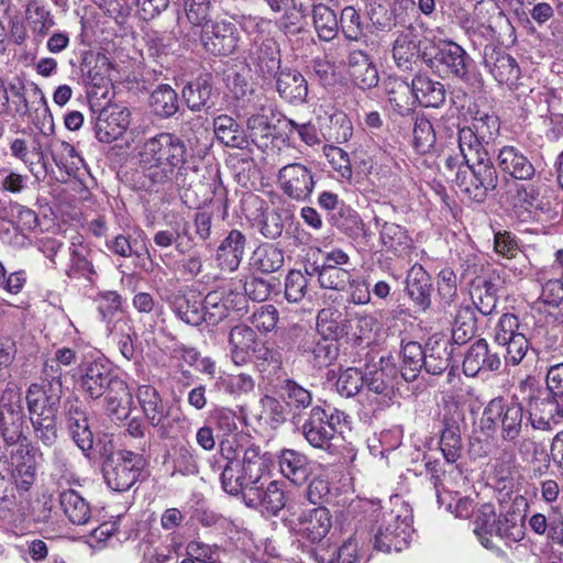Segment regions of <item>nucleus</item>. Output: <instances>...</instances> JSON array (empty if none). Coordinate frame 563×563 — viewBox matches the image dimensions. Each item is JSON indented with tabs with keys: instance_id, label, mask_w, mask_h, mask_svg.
Instances as JSON below:
<instances>
[{
	"instance_id": "obj_1",
	"label": "nucleus",
	"mask_w": 563,
	"mask_h": 563,
	"mask_svg": "<svg viewBox=\"0 0 563 563\" xmlns=\"http://www.w3.org/2000/svg\"><path fill=\"white\" fill-rule=\"evenodd\" d=\"M221 456L225 465L220 475L222 489L232 496H241L249 508L267 516H277L286 506L283 485L272 481L264 487L262 479L268 470V459L257 445L222 443Z\"/></svg>"
},
{
	"instance_id": "obj_2",
	"label": "nucleus",
	"mask_w": 563,
	"mask_h": 563,
	"mask_svg": "<svg viewBox=\"0 0 563 563\" xmlns=\"http://www.w3.org/2000/svg\"><path fill=\"white\" fill-rule=\"evenodd\" d=\"M185 141L168 132L146 140L139 151V166L144 177L155 186L190 188L198 167Z\"/></svg>"
},
{
	"instance_id": "obj_3",
	"label": "nucleus",
	"mask_w": 563,
	"mask_h": 563,
	"mask_svg": "<svg viewBox=\"0 0 563 563\" xmlns=\"http://www.w3.org/2000/svg\"><path fill=\"white\" fill-rule=\"evenodd\" d=\"M24 412L20 388L9 383L0 396V434L9 452L13 467L12 477L16 487L27 492L36 479V465L33 448L23 434Z\"/></svg>"
},
{
	"instance_id": "obj_4",
	"label": "nucleus",
	"mask_w": 563,
	"mask_h": 563,
	"mask_svg": "<svg viewBox=\"0 0 563 563\" xmlns=\"http://www.w3.org/2000/svg\"><path fill=\"white\" fill-rule=\"evenodd\" d=\"M547 397L529 389L526 398L528 421L537 430L549 431L563 421V363L552 365L547 373Z\"/></svg>"
},
{
	"instance_id": "obj_5",
	"label": "nucleus",
	"mask_w": 563,
	"mask_h": 563,
	"mask_svg": "<svg viewBox=\"0 0 563 563\" xmlns=\"http://www.w3.org/2000/svg\"><path fill=\"white\" fill-rule=\"evenodd\" d=\"M465 161L455 173L454 184L466 198L483 202L488 192L498 185V172L492 162L488 151H460Z\"/></svg>"
},
{
	"instance_id": "obj_6",
	"label": "nucleus",
	"mask_w": 563,
	"mask_h": 563,
	"mask_svg": "<svg viewBox=\"0 0 563 563\" xmlns=\"http://www.w3.org/2000/svg\"><path fill=\"white\" fill-rule=\"evenodd\" d=\"M465 161L455 173L454 184L466 198L483 202L488 192L498 185V172L492 162L488 151H460Z\"/></svg>"
},
{
	"instance_id": "obj_7",
	"label": "nucleus",
	"mask_w": 563,
	"mask_h": 563,
	"mask_svg": "<svg viewBox=\"0 0 563 563\" xmlns=\"http://www.w3.org/2000/svg\"><path fill=\"white\" fill-rule=\"evenodd\" d=\"M347 418L344 411L336 408L313 406L300 427L301 434L312 448L334 454L342 439V424Z\"/></svg>"
},
{
	"instance_id": "obj_8",
	"label": "nucleus",
	"mask_w": 563,
	"mask_h": 563,
	"mask_svg": "<svg viewBox=\"0 0 563 563\" xmlns=\"http://www.w3.org/2000/svg\"><path fill=\"white\" fill-rule=\"evenodd\" d=\"M62 394L56 387L47 390L40 384H31L26 390V405L36 438L52 446L57 440L56 418Z\"/></svg>"
},
{
	"instance_id": "obj_9",
	"label": "nucleus",
	"mask_w": 563,
	"mask_h": 563,
	"mask_svg": "<svg viewBox=\"0 0 563 563\" xmlns=\"http://www.w3.org/2000/svg\"><path fill=\"white\" fill-rule=\"evenodd\" d=\"M264 20L247 16L243 18V31L252 35L247 49L246 62L251 70L263 79H273L280 69V49L278 43L269 36L263 35L260 30Z\"/></svg>"
},
{
	"instance_id": "obj_10",
	"label": "nucleus",
	"mask_w": 563,
	"mask_h": 563,
	"mask_svg": "<svg viewBox=\"0 0 563 563\" xmlns=\"http://www.w3.org/2000/svg\"><path fill=\"white\" fill-rule=\"evenodd\" d=\"M412 522V509L401 501L399 509H393L383 515L374 534V548L386 553L402 551L411 540Z\"/></svg>"
},
{
	"instance_id": "obj_11",
	"label": "nucleus",
	"mask_w": 563,
	"mask_h": 563,
	"mask_svg": "<svg viewBox=\"0 0 563 563\" xmlns=\"http://www.w3.org/2000/svg\"><path fill=\"white\" fill-rule=\"evenodd\" d=\"M525 409L518 401L509 404L500 397L492 399L483 411L482 423L485 428L495 429L500 426V437L504 441L517 440L527 423L523 422Z\"/></svg>"
},
{
	"instance_id": "obj_12",
	"label": "nucleus",
	"mask_w": 563,
	"mask_h": 563,
	"mask_svg": "<svg viewBox=\"0 0 563 563\" xmlns=\"http://www.w3.org/2000/svg\"><path fill=\"white\" fill-rule=\"evenodd\" d=\"M145 464L142 453L119 450L103 464L104 482L114 492H126L137 482Z\"/></svg>"
},
{
	"instance_id": "obj_13",
	"label": "nucleus",
	"mask_w": 563,
	"mask_h": 563,
	"mask_svg": "<svg viewBox=\"0 0 563 563\" xmlns=\"http://www.w3.org/2000/svg\"><path fill=\"white\" fill-rule=\"evenodd\" d=\"M499 119L487 111L476 110L471 123L459 129L460 151H487L486 146L499 133Z\"/></svg>"
},
{
	"instance_id": "obj_14",
	"label": "nucleus",
	"mask_w": 563,
	"mask_h": 563,
	"mask_svg": "<svg viewBox=\"0 0 563 563\" xmlns=\"http://www.w3.org/2000/svg\"><path fill=\"white\" fill-rule=\"evenodd\" d=\"M10 97H9V114H5L4 117H19V118H25L30 117L32 118V121L36 123L35 120H43V124H48L49 132H53L54 124H53V117L51 114L49 108L47 106L46 98L43 93V91L37 87L34 86L33 88V97L36 99L32 101V104H37L34 108V114L35 117H32V108L29 104V100L25 97L24 92V85L21 82L14 84L10 82Z\"/></svg>"
},
{
	"instance_id": "obj_15",
	"label": "nucleus",
	"mask_w": 563,
	"mask_h": 563,
	"mask_svg": "<svg viewBox=\"0 0 563 563\" xmlns=\"http://www.w3.org/2000/svg\"><path fill=\"white\" fill-rule=\"evenodd\" d=\"M397 376V368L390 360L380 357L378 364L367 365L363 373L364 386L367 393H373L374 402L377 408L389 406L394 394V380Z\"/></svg>"
},
{
	"instance_id": "obj_16",
	"label": "nucleus",
	"mask_w": 563,
	"mask_h": 563,
	"mask_svg": "<svg viewBox=\"0 0 563 563\" xmlns=\"http://www.w3.org/2000/svg\"><path fill=\"white\" fill-rule=\"evenodd\" d=\"M79 371L80 389L88 398L93 400L100 399L107 387L119 376L112 364L102 356L84 362Z\"/></svg>"
},
{
	"instance_id": "obj_17",
	"label": "nucleus",
	"mask_w": 563,
	"mask_h": 563,
	"mask_svg": "<svg viewBox=\"0 0 563 563\" xmlns=\"http://www.w3.org/2000/svg\"><path fill=\"white\" fill-rule=\"evenodd\" d=\"M495 164L500 174L517 181H532L537 169L527 151L516 145H503L495 153Z\"/></svg>"
},
{
	"instance_id": "obj_18",
	"label": "nucleus",
	"mask_w": 563,
	"mask_h": 563,
	"mask_svg": "<svg viewBox=\"0 0 563 563\" xmlns=\"http://www.w3.org/2000/svg\"><path fill=\"white\" fill-rule=\"evenodd\" d=\"M245 302L243 294L231 289L210 291L202 301L203 322L217 325L232 313L243 311Z\"/></svg>"
},
{
	"instance_id": "obj_19",
	"label": "nucleus",
	"mask_w": 563,
	"mask_h": 563,
	"mask_svg": "<svg viewBox=\"0 0 563 563\" xmlns=\"http://www.w3.org/2000/svg\"><path fill=\"white\" fill-rule=\"evenodd\" d=\"M277 180L283 192L297 201L307 200L316 184L312 170L301 163L283 166L278 170Z\"/></svg>"
},
{
	"instance_id": "obj_20",
	"label": "nucleus",
	"mask_w": 563,
	"mask_h": 563,
	"mask_svg": "<svg viewBox=\"0 0 563 563\" xmlns=\"http://www.w3.org/2000/svg\"><path fill=\"white\" fill-rule=\"evenodd\" d=\"M422 58L431 67H437L439 71H443L448 76H454L462 80L468 79L471 58L462 46L454 42H446L439 46L430 58H427V54L423 53Z\"/></svg>"
},
{
	"instance_id": "obj_21",
	"label": "nucleus",
	"mask_w": 563,
	"mask_h": 563,
	"mask_svg": "<svg viewBox=\"0 0 563 563\" xmlns=\"http://www.w3.org/2000/svg\"><path fill=\"white\" fill-rule=\"evenodd\" d=\"M240 42L236 26L231 22L220 21L206 24L201 32V43L207 52L216 56L233 54Z\"/></svg>"
},
{
	"instance_id": "obj_22",
	"label": "nucleus",
	"mask_w": 563,
	"mask_h": 563,
	"mask_svg": "<svg viewBox=\"0 0 563 563\" xmlns=\"http://www.w3.org/2000/svg\"><path fill=\"white\" fill-rule=\"evenodd\" d=\"M433 285L431 276L421 264H413L405 279V292L412 306L419 312H426L431 307Z\"/></svg>"
},
{
	"instance_id": "obj_23",
	"label": "nucleus",
	"mask_w": 563,
	"mask_h": 563,
	"mask_svg": "<svg viewBox=\"0 0 563 563\" xmlns=\"http://www.w3.org/2000/svg\"><path fill=\"white\" fill-rule=\"evenodd\" d=\"M501 366V358L493 352L485 339H478L466 351L462 368L466 376L475 377L483 372H497Z\"/></svg>"
},
{
	"instance_id": "obj_24",
	"label": "nucleus",
	"mask_w": 563,
	"mask_h": 563,
	"mask_svg": "<svg viewBox=\"0 0 563 563\" xmlns=\"http://www.w3.org/2000/svg\"><path fill=\"white\" fill-rule=\"evenodd\" d=\"M332 528V516L328 508L319 506L303 510L297 518L296 530L299 536L312 543L323 540Z\"/></svg>"
},
{
	"instance_id": "obj_25",
	"label": "nucleus",
	"mask_w": 563,
	"mask_h": 563,
	"mask_svg": "<svg viewBox=\"0 0 563 563\" xmlns=\"http://www.w3.org/2000/svg\"><path fill=\"white\" fill-rule=\"evenodd\" d=\"M66 426L76 445L86 454L92 450L93 433L90 429L88 415L81 404L75 399L66 404Z\"/></svg>"
},
{
	"instance_id": "obj_26",
	"label": "nucleus",
	"mask_w": 563,
	"mask_h": 563,
	"mask_svg": "<svg viewBox=\"0 0 563 563\" xmlns=\"http://www.w3.org/2000/svg\"><path fill=\"white\" fill-rule=\"evenodd\" d=\"M130 124V111L123 107L103 109L95 123L96 137L102 143L118 140Z\"/></svg>"
},
{
	"instance_id": "obj_27",
	"label": "nucleus",
	"mask_w": 563,
	"mask_h": 563,
	"mask_svg": "<svg viewBox=\"0 0 563 563\" xmlns=\"http://www.w3.org/2000/svg\"><path fill=\"white\" fill-rule=\"evenodd\" d=\"M484 65L500 85L512 87L520 76V68L516 59L496 47H485Z\"/></svg>"
},
{
	"instance_id": "obj_28",
	"label": "nucleus",
	"mask_w": 563,
	"mask_h": 563,
	"mask_svg": "<svg viewBox=\"0 0 563 563\" xmlns=\"http://www.w3.org/2000/svg\"><path fill=\"white\" fill-rule=\"evenodd\" d=\"M346 66L352 82L360 89L367 90L378 85L377 67L364 51L350 49Z\"/></svg>"
},
{
	"instance_id": "obj_29",
	"label": "nucleus",
	"mask_w": 563,
	"mask_h": 563,
	"mask_svg": "<svg viewBox=\"0 0 563 563\" xmlns=\"http://www.w3.org/2000/svg\"><path fill=\"white\" fill-rule=\"evenodd\" d=\"M373 223L378 232L382 251L393 253L396 256H401L408 252L411 246V239L404 227L386 221L377 214L373 217Z\"/></svg>"
},
{
	"instance_id": "obj_30",
	"label": "nucleus",
	"mask_w": 563,
	"mask_h": 563,
	"mask_svg": "<svg viewBox=\"0 0 563 563\" xmlns=\"http://www.w3.org/2000/svg\"><path fill=\"white\" fill-rule=\"evenodd\" d=\"M298 349L301 355L318 368L330 365L339 353L335 342L318 338L314 333H306L300 340Z\"/></svg>"
},
{
	"instance_id": "obj_31",
	"label": "nucleus",
	"mask_w": 563,
	"mask_h": 563,
	"mask_svg": "<svg viewBox=\"0 0 563 563\" xmlns=\"http://www.w3.org/2000/svg\"><path fill=\"white\" fill-rule=\"evenodd\" d=\"M202 301L200 295L184 291H176L167 298V303L176 318L192 327L203 322Z\"/></svg>"
},
{
	"instance_id": "obj_32",
	"label": "nucleus",
	"mask_w": 563,
	"mask_h": 563,
	"mask_svg": "<svg viewBox=\"0 0 563 563\" xmlns=\"http://www.w3.org/2000/svg\"><path fill=\"white\" fill-rule=\"evenodd\" d=\"M452 345L442 334H434L424 344L423 368L428 374L440 375L451 364Z\"/></svg>"
},
{
	"instance_id": "obj_33",
	"label": "nucleus",
	"mask_w": 563,
	"mask_h": 563,
	"mask_svg": "<svg viewBox=\"0 0 563 563\" xmlns=\"http://www.w3.org/2000/svg\"><path fill=\"white\" fill-rule=\"evenodd\" d=\"M278 466L282 475L294 485H303L311 475L312 462L302 452L284 449L278 454Z\"/></svg>"
},
{
	"instance_id": "obj_34",
	"label": "nucleus",
	"mask_w": 563,
	"mask_h": 563,
	"mask_svg": "<svg viewBox=\"0 0 563 563\" xmlns=\"http://www.w3.org/2000/svg\"><path fill=\"white\" fill-rule=\"evenodd\" d=\"M136 398L145 418L153 427L158 428L159 437L167 438L168 432L164 424L165 406L159 393L151 385H142L137 389Z\"/></svg>"
},
{
	"instance_id": "obj_35",
	"label": "nucleus",
	"mask_w": 563,
	"mask_h": 563,
	"mask_svg": "<svg viewBox=\"0 0 563 563\" xmlns=\"http://www.w3.org/2000/svg\"><path fill=\"white\" fill-rule=\"evenodd\" d=\"M245 245V235L236 229L231 230L217 249L219 267L230 273L235 272L243 258Z\"/></svg>"
},
{
	"instance_id": "obj_36",
	"label": "nucleus",
	"mask_w": 563,
	"mask_h": 563,
	"mask_svg": "<svg viewBox=\"0 0 563 563\" xmlns=\"http://www.w3.org/2000/svg\"><path fill=\"white\" fill-rule=\"evenodd\" d=\"M413 89L415 107L439 108L445 101L444 85L427 74H417L411 79Z\"/></svg>"
},
{
	"instance_id": "obj_37",
	"label": "nucleus",
	"mask_w": 563,
	"mask_h": 563,
	"mask_svg": "<svg viewBox=\"0 0 563 563\" xmlns=\"http://www.w3.org/2000/svg\"><path fill=\"white\" fill-rule=\"evenodd\" d=\"M104 397V407L109 415L118 419H126L133 405V396L125 380L117 376L107 387Z\"/></svg>"
},
{
	"instance_id": "obj_38",
	"label": "nucleus",
	"mask_w": 563,
	"mask_h": 563,
	"mask_svg": "<svg viewBox=\"0 0 563 563\" xmlns=\"http://www.w3.org/2000/svg\"><path fill=\"white\" fill-rule=\"evenodd\" d=\"M421 35L413 25L399 32L393 45V57L398 67L408 69L420 53Z\"/></svg>"
},
{
	"instance_id": "obj_39",
	"label": "nucleus",
	"mask_w": 563,
	"mask_h": 563,
	"mask_svg": "<svg viewBox=\"0 0 563 563\" xmlns=\"http://www.w3.org/2000/svg\"><path fill=\"white\" fill-rule=\"evenodd\" d=\"M95 301L101 320L106 322L107 333L117 334L119 329L129 328L124 318H117L122 307V298L117 291L99 292Z\"/></svg>"
},
{
	"instance_id": "obj_40",
	"label": "nucleus",
	"mask_w": 563,
	"mask_h": 563,
	"mask_svg": "<svg viewBox=\"0 0 563 563\" xmlns=\"http://www.w3.org/2000/svg\"><path fill=\"white\" fill-rule=\"evenodd\" d=\"M276 89L283 99L294 104L303 103L308 96L307 80L295 69H284L277 73Z\"/></svg>"
},
{
	"instance_id": "obj_41",
	"label": "nucleus",
	"mask_w": 563,
	"mask_h": 563,
	"mask_svg": "<svg viewBox=\"0 0 563 563\" xmlns=\"http://www.w3.org/2000/svg\"><path fill=\"white\" fill-rule=\"evenodd\" d=\"M92 250L82 242H71L69 246L70 264L67 275L70 278H85L89 283H93L97 272L92 261Z\"/></svg>"
},
{
	"instance_id": "obj_42",
	"label": "nucleus",
	"mask_w": 563,
	"mask_h": 563,
	"mask_svg": "<svg viewBox=\"0 0 563 563\" xmlns=\"http://www.w3.org/2000/svg\"><path fill=\"white\" fill-rule=\"evenodd\" d=\"M388 102L391 108L401 115L409 114L415 107L413 89L411 81L402 78H389L386 84Z\"/></svg>"
},
{
	"instance_id": "obj_43",
	"label": "nucleus",
	"mask_w": 563,
	"mask_h": 563,
	"mask_svg": "<svg viewBox=\"0 0 563 563\" xmlns=\"http://www.w3.org/2000/svg\"><path fill=\"white\" fill-rule=\"evenodd\" d=\"M498 526V516L492 504L482 505L474 515V533L486 549H494L492 538L495 537Z\"/></svg>"
},
{
	"instance_id": "obj_44",
	"label": "nucleus",
	"mask_w": 563,
	"mask_h": 563,
	"mask_svg": "<svg viewBox=\"0 0 563 563\" xmlns=\"http://www.w3.org/2000/svg\"><path fill=\"white\" fill-rule=\"evenodd\" d=\"M347 320L334 308H324L317 316V331L321 338L335 342L347 334Z\"/></svg>"
},
{
	"instance_id": "obj_45",
	"label": "nucleus",
	"mask_w": 563,
	"mask_h": 563,
	"mask_svg": "<svg viewBox=\"0 0 563 563\" xmlns=\"http://www.w3.org/2000/svg\"><path fill=\"white\" fill-rule=\"evenodd\" d=\"M285 263L284 252L274 244L265 243L255 249L250 257V266L263 274L279 271Z\"/></svg>"
},
{
	"instance_id": "obj_46",
	"label": "nucleus",
	"mask_w": 563,
	"mask_h": 563,
	"mask_svg": "<svg viewBox=\"0 0 563 563\" xmlns=\"http://www.w3.org/2000/svg\"><path fill=\"white\" fill-rule=\"evenodd\" d=\"M25 16L32 33L38 40L44 38L55 25L51 10L41 0H30L26 3Z\"/></svg>"
},
{
	"instance_id": "obj_47",
	"label": "nucleus",
	"mask_w": 563,
	"mask_h": 563,
	"mask_svg": "<svg viewBox=\"0 0 563 563\" xmlns=\"http://www.w3.org/2000/svg\"><path fill=\"white\" fill-rule=\"evenodd\" d=\"M353 271L347 267H319V265H311V271L307 269L309 277L313 275L318 276L320 287L324 289H332L338 291H344L347 289V285L351 283Z\"/></svg>"
},
{
	"instance_id": "obj_48",
	"label": "nucleus",
	"mask_w": 563,
	"mask_h": 563,
	"mask_svg": "<svg viewBox=\"0 0 563 563\" xmlns=\"http://www.w3.org/2000/svg\"><path fill=\"white\" fill-rule=\"evenodd\" d=\"M59 505L74 525H86L91 516L89 503L75 489H67L59 494Z\"/></svg>"
},
{
	"instance_id": "obj_49",
	"label": "nucleus",
	"mask_w": 563,
	"mask_h": 563,
	"mask_svg": "<svg viewBox=\"0 0 563 563\" xmlns=\"http://www.w3.org/2000/svg\"><path fill=\"white\" fill-rule=\"evenodd\" d=\"M476 329L477 319L474 307L470 303L461 305L452 325V341L462 345L475 335Z\"/></svg>"
},
{
	"instance_id": "obj_50",
	"label": "nucleus",
	"mask_w": 563,
	"mask_h": 563,
	"mask_svg": "<svg viewBox=\"0 0 563 563\" xmlns=\"http://www.w3.org/2000/svg\"><path fill=\"white\" fill-rule=\"evenodd\" d=\"M212 89L210 80L200 77L184 87L183 97L191 111L207 110L213 106Z\"/></svg>"
},
{
	"instance_id": "obj_51",
	"label": "nucleus",
	"mask_w": 563,
	"mask_h": 563,
	"mask_svg": "<svg viewBox=\"0 0 563 563\" xmlns=\"http://www.w3.org/2000/svg\"><path fill=\"white\" fill-rule=\"evenodd\" d=\"M322 124V135L325 142L330 144H342L347 142L353 135V125L350 118L342 111L334 112L324 119Z\"/></svg>"
},
{
	"instance_id": "obj_52",
	"label": "nucleus",
	"mask_w": 563,
	"mask_h": 563,
	"mask_svg": "<svg viewBox=\"0 0 563 563\" xmlns=\"http://www.w3.org/2000/svg\"><path fill=\"white\" fill-rule=\"evenodd\" d=\"M497 286L492 278L478 280L473 285L472 306L483 316L492 314L497 306Z\"/></svg>"
},
{
	"instance_id": "obj_53",
	"label": "nucleus",
	"mask_w": 563,
	"mask_h": 563,
	"mask_svg": "<svg viewBox=\"0 0 563 563\" xmlns=\"http://www.w3.org/2000/svg\"><path fill=\"white\" fill-rule=\"evenodd\" d=\"M213 129L217 139L229 147L242 148L245 144L244 132L236 121L227 114L214 118Z\"/></svg>"
},
{
	"instance_id": "obj_54",
	"label": "nucleus",
	"mask_w": 563,
	"mask_h": 563,
	"mask_svg": "<svg viewBox=\"0 0 563 563\" xmlns=\"http://www.w3.org/2000/svg\"><path fill=\"white\" fill-rule=\"evenodd\" d=\"M150 107L157 117L170 118L179 109L178 95L169 85H159L151 93Z\"/></svg>"
},
{
	"instance_id": "obj_55",
	"label": "nucleus",
	"mask_w": 563,
	"mask_h": 563,
	"mask_svg": "<svg viewBox=\"0 0 563 563\" xmlns=\"http://www.w3.org/2000/svg\"><path fill=\"white\" fill-rule=\"evenodd\" d=\"M256 334L247 325H235L229 333V345L235 363L245 360V355L256 345Z\"/></svg>"
},
{
	"instance_id": "obj_56",
	"label": "nucleus",
	"mask_w": 563,
	"mask_h": 563,
	"mask_svg": "<svg viewBox=\"0 0 563 563\" xmlns=\"http://www.w3.org/2000/svg\"><path fill=\"white\" fill-rule=\"evenodd\" d=\"M314 30L321 41H332L340 31V22L335 12L329 7L319 3L312 10Z\"/></svg>"
},
{
	"instance_id": "obj_57",
	"label": "nucleus",
	"mask_w": 563,
	"mask_h": 563,
	"mask_svg": "<svg viewBox=\"0 0 563 563\" xmlns=\"http://www.w3.org/2000/svg\"><path fill=\"white\" fill-rule=\"evenodd\" d=\"M189 233V222L183 217H174L168 221L165 229L158 230L153 241L155 245L162 249L175 245L176 250L181 252L179 240Z\"/></svg>"
},
{
	"instance_id": "obj_58",
	"label": "nucleus",
	"mask_w": 563,
	"mask_h": 563,
	"mask_svg": "<svg viewBox=\"0 0 563 563\" xmlns=\"http://www.w3.org/2000/svg\"><path fill=\"white\" fill-rule=\"evenodd\" d=\"M340 31L349 42H362L366 38L365 22L354 7L347 5L342 9L340 20Z\"/></svg>"
},
{
	"instance_id": "obj_59",
	"label": "nucleus",
	"mask_w": 563,
	"mask_h": 563,
	"mask_svg": "<svg viewBox=\"0 0 563 563\" xmlns=\"http://www.w3.org/2000/svg\"><path fill=\"white\" fill-rule=\"evenodd\" d=\"M401 355V376L405 380L412 382L423 368L424 346L418 342L409 341L402 344Z\"/></svg>"
},
{
	"instance_id": "obj_60",
	"label": "nucleus",
	"mask_w": 563,
	"mask_h": 563,
	"mask_svg": "<svg viewBox=\"0 0 563 563\" xmlns=\"http://www.w3.org/2000/svg\"><path fill=\"white\" fill-rule=\"evenodd\" d=\"M279 397L285 401L286 406L301 410L311 406L312 394L292 379H285L279 386Z\"/></svg>"
},
{
	"instance_id": "obj_61",
	"label": "nucleus",
	"mask_w": 563,
	"mask_h": 563,
	"mask_svg": "<svg viewBox=\"0 0 563 563\" xmlns=\"http://www.w3.org/2000/svg\"><path fill=\"white\" fill-rule=\"evenodd\" d=\"M247 131L252 142L257 147L268 146L269 140L274 135L275 126L268 115L264 113L252 114L247 119Z\"/></svg>"
},
{
	"instance_id": "obj_62",
	"label": "nucleus",
	"mask_w": 563,
	"mask_h": 563,
	"mask_svg": "<svg viewBox=\"0 0 563 563\" xmlns=\"http://www.w3.org/2000/svg\"><path fill=\"white\" fill-rule=\"evenodd\" d=\"M440 449L448 463H454L460 459L462 441L459 426L454 421H445L441 434Z\"/></svg>"
},
{
	"instance_id": "obj_63",
	"label": "nucleus",
	"mask_w": 563,
	"mask_h": 563,
	"mask_svg": "<svg viewBox=\"0 0 563 563\" xmlns=\"http://www.w3.org/2000/svg\"><path fill=\"white\" fill-rule=\"evenodd\" d=\"M174 472L181 475H195L199 472L196 450L189 443H181L174 448L172 454Z\"/></svg>"
},
{
	"instance_id": "obj_64",
	"label": "nucleus",
	"mask_w": 563,
	"mask_h": 563,
	"mask_svg": "<svg viewBox=\"0 0 563 563\" xmlns=\"http://www.w3.org/2000/svg\"><path fill=\"white\" fill-rule=\"evenodd\" d=\"M367 16L380 31H388L395 25V13L387 0H372L367 5Z\"/></svg>"
}]
</instances>
